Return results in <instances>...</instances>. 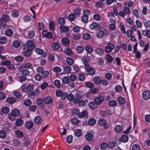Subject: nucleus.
Masks as SVG:
<instances>
[{"mask_svg":"<svg viewBox=\"0 0 150 150\" xmlns=\"http://www.w3.org/2000/svg\"><path fill=\"white\" fill-rule=\"evenodd\" d=\"M23 68H22V67H21V72L22 73V74L23 76H25L28 74L30 73L29 71L27 69H23Z\"/></svg>","mask_w":150,"mask_h":150,"instance_id":"26","label":"nucleus"},{"mask_svg":"<svg viewBox=\"0 0 150 150\" xmlns=\"http://www.w3.org/2000/svg\"><path fill=\"white\" fill-rule=\"evenodd\" d=\"M20 114L19 110L17 109H14L12 110L11 113L8 115V118L12 121L15 120L14 117L18 116Z\"/></svg>","mask_w":150,"mask_h":150,"instance_id":"2","label":"nucleus"},{"mask_svg":"<svg viewBox=\"0 0 150 150\" xmlns=\"http://www.w3.org/2000/svg\"><path fill=\"white\" fill-rule=\"evenodd\" d=\"M56 96L59 97H61L62 99H65L68 95V93L67 92H63L62 91L57 90L56 91Z\"/></svg>","mask_w":150,"mask_h":150,"instance_id":"4","label":"nucleus"},{"mask_svg":"<svg viewBox=\"0 0 150 150\" xmlns=\"http://www.w3.org/2000/svg\"><path fill=\"white\" fill-rule=\"evenodd\" d=\"M88 115V113L86 111L84 110L81 113H79V115H78V117L79 118L83 117H87Z\"/></svg>","mask_w":150,"mask_h":150,"instance_id":"15","label":"nucleus"},{"mask_svg":"<svg viewBox=\"0 0 150 150\" xmlns=\"http://www.w3.org/2000/svg\"><path fill=\"white\" fill-rule=\"evenodd\" d=\"M42 34L43 37H46L49 39L52 38V33L51 32H48L45 30H43Z\"/></svg>","mask_w":150,"mask_h":150,"instance_id":"10","label":"nucleus"},{"mask_svg":"<svg viewBox=\"0 0 150 150\" xmlns=\"http://www.w3.org/2000/svg\"><path fill=\"white\" fill-rule=\"evenodd\" d=\"M81 10L79 8L75 9L74 11V14L76 15L79 16L80 14Z\"/></svg>","mask_w":150,"mask_h":150,"instance_id":"40","label":"nucleus"},{"mask_svg":"<svg viewBox=\"0 0 150 150\" xmlns=\"http://www.w3.org/2000/svg\"><path fill=\"white\" fill-rule=\"evenodd\" d=\"M108 146V144L106 143H103L100 144V147L103 149H105Z\"/></svg>","mask_w":150,"mask_h":150,"instance_id":"58","label":"nucleus"},{"mask_svg":"<svg viewBox=\"0 0 150 150\" xmlns=\"http://www.w3.org/2000/svg\"><path fill=\"white\" fill-rule=\"evenodd\" d=\"M1 110L3 113L5 114H7L9 112V108L7 107H3Z\"/></svg>","mask_w":150,"mask_h":150,"instance_id":"39","label":"nucleus"},{"mask_svg":"<svg viewBox=\"0 0 150 150\" xmlns=\"http://www.w3.org/2000/svg\"><path fill=\"white\" fill-rule=\"evenodd\" d=\"M88 16L83 14L81 17V21L84 23H86L88 21Z\"/></svg>","mask_w":150,"mask_h":150,"instance_id":"24","label":"nucleus"},{"mask_svg":"<svg viewBox=\"0 0 150 150\" xmlns=\"http://www.w3.org/2000/svg\"><path fill=\"white\" fill-rule=\"evenodd\" d=\"M98 124L100 126H103L105 129L108 128L109 125L107 123L105 120L104 119H100L98 121Z\"/></svg>","mask_w":150,"mask_h":150,"instance_id":"7","label":"nucleus"},{"mask_svg":"<svg viewBox=\"0 0 150 150\" xmlns=\"http://www.w3.org/2000/svg\"><path fill=\"white\" fill-rule=\"evenodd\" d=\"M129 138L128 137L127 135H123L122 136L120 140L121 141L123 142H127Z\"/></svg>","mask_w":150,"mask_h":150,"instance_id":"22","label":"nucleus"},{"mask_svg":"<svg viewBox=\"0 0 150 150\" xmlns=\"http://www.w3.org/2000/svg\"><path fill=\"white\" fill-rule=\"evenodd\" d=\"M32 67V65L31 63L29 62H26L25 65L22 66V68H31Z\"/></svg>","mask_w":150,"mask_h":150,"instance_id":"45","label":"nucleus"},{"mask_svg":"<svg viewBox=\"0 0 150 150\" xmlns=\"http://www.w3.org/2000/svg\"><path fill=\"white\" fill-rule=\"evenodd\" d=\"M104 100V98L103 96H100L97 97L94 99V102H90L89 103V106L91 108L94 109L97 108V105L100 104Z\"/></svg>","mask_w":150,"mask_h":150,"instance_id":"1","label":"nucleus"},{"mask_svg":"<svg viewBox=\"0 0 150 150\" xmlns=\"http://www.w3.org/2000/svg\"><path fill=\"white\" fill-rule=\"evenodd\" d=\"M16 99L13 97H9L6 99V101L10 104L14 103L16 101Z\"/></svg>","mask_w":150,"mask_h":150,"instance_id":"30","label":"nucleus"},{"mask_svg":"<svg viewBox=\"0 0 150 150\" xmlns=\"http://www.w3.org/2000/svg\"><path fill=\"white\" fill-rule=\"evenodd\" d=\"M108 144V146L110 148H113L115 146V143L113 142H110Z\"/></svg>","mask_w":150,"mask_h":150,"instance_id":"56","label":"nucleus"},{"mask_svg":"<svg viewBox=\"0 0 150 150\" xmlns=\"http://www.w3.org/2000/svg\"><path fill=\"white\" fill-rule=\"evenodd\" d=\"M76 49L79 53H81L84 50V48L81 46L77 47Z\"/></svg>","mask_w":150,"mask_h":150,"instance_id":"49","label":"nucleus"},{"mask_svg":"<svg viewBox=\"0 0 150 150\" xmlns=\"http://www.w3.org/2000/svg\"><path fill=\"white\" fill-rule=\"evenodd\" d=\"M115 89L117 92H120L122 91V88L120 86H115Z\"/></svg>","mask_w":150,"mask_h":150,"instance_id":"61","label":"nucleus"},{"mask_svg":"<svg viewBox=\"0 0 150 150\" xmlns=\"http://www.w3.org/2000/svg\"><path fill=\"white\" fill-rule=\"evenodd\" d=\"M117 104V102L115 100H112L110 101L109 103V105L112 107L116 106Z\"/></svg>","mask_w":150,"mask_h":150,"instance_id":"43","label":"nucleus"},{"mask_svg":"<svg viewBox=\"0 0 150 150\" xmlns=\"http://www.w3.org/2000/svg\"><path fill=\"white\" fill-rule=\"evenodd\" d=\"M72 113L74 115H77L78 116L80 113V110L78 109H74L72 110Z\"/></svg>","mask_w":150,"mask_h":150,"instance_id":"44","label":"nucleus"},{"mask_svg":"<svg viewBox=\"0 0 150 150\" xmlns=\"http://www.w3.org/2000/svg\"><path fill=\"white\" fill-rule=\"evenodd\" d=\"M24 103L25 105L28 106L31 104V101L30 100H27L24 101Z\"/></svg>","mask_w":150,"mask_h":150,"instance_id":"63","label":"nucleus"},{"mask_svg":"<svg viewBox=\"0 0 150 150\" xmlns=\"http://www.w3.org/2000/svg\"><path fill=\"white\" fill-rule=\"evenodd\" d=\"M67 97L68 100L69 101H71L74 98V96L71 93H70L69 94H68Z\"/></svg>","mask_w":150,"mask_h":150,"instance_id":"55","label":"nucleus"},{"mask_svg":"<svg viewBox=\"0 0 150 150\" xmlns=\"http://www.w3.org/2000/svg\"><path fill=\"white\" fill-rule=\"evenodd\" d=\"M25 126L28 129H30L33 127V124L31 121H28L25 123Z\"/></svg>","mask_w":150,"mask_h":150,"instance_id":"14","label":"nucleus"},{"mask_svg":"<svg viewBox=\"0 0 150 150\" xmlns=\"http://www.w3.org/2000/svg\"><path fill=\"white\" fill-rule=\"evenodd\" d=\"M53 71L56 72H59L61 71V68L58 67H55L53 69Z\"/></svg>","mask_w":150,"mask_h":150,"instance_id":"64","label":"nucleus"},{"mask_svg":"<svg viewBox=\"0 0 150 150\" xmlns=\"http://www.w3.org/2000/svg\"><path fill=\"white\" fill-rule=\"evenodd\" d=\"M117 101L120 104L122 105L125 103V99L123 97H119L117 98Z\"/></svg>","mask_w":150,"mask_h":150,"instance_id":"23","label":"nucleus"},{"mask_svg":"<svg viewBox=\"0 0 150 150\" xmlns=\"http://www.w3.org/2000/svg\"><path fill=\"white\" fill-rule=\"evenodd\" d=\"M62 44L65 45H68L69 44V40L66 38H62L61 40Z\"/></svg>","mask_w":150,"mask_h":150,"instance_id":"19","label":"nucleus"},{"mask_svg":"<svg viewBox=\"0 0 150 150\" xmlns=\"http://www.w3.org/2000/svg\"><path fill=\"white\" fill-rule=\"evenodd\" d=\"M41 74L43 75L42 76L44 78H46L48 76L49 72L47 71H45L42 72Z\"/></svg>","mask_w":150,"mask_h":150,"instance_id":"54","label":"nucleus"},{"mask_svg":"<svg viewBox=\"0 0 150 150\" xmlns=\"http://www.w3.org/2000/svg\"><path fill=\"white\" fill-rule=\"evenodd\" d=\"M23 57L20 56H18L16 57H15V60L18 62H21L23 60Z\"/></svg>","mask_w":150,"mask_h":150,"instance_id":"50","label":"nucleus"},{"mask_svg":"<svg viewBox=\"0 0 150 150\" xmlns=\"http://www.w3.org/2000/svg\"><path fill=\"white\" fill-rule=\"evenodd\" d=\"M52 47L53 49L56 50L59 47V45L58 44L54 43L52 44Z\"/></svg>","mask_w":150,"mask_h":150,"instance_id":"48","label":"nucleus"},{"mask_svg":"<svg viewBox=\"0 0 150 150\" xmlns=\"http://www.w3.org/2000/svg\"><path fill=\"white\" fill-rule=\"evenodd\" d=\"M58 22L61 24V25H62L65 24V21L63 18H59L58 20Z\"/></svg>","mask_w":150,"mask_h":150,"instance_id":"46","label":"nucleus"},{"mask_svg":"<svg viewBox=\"0 0 150 150\" xmlns=\"http://www.w3.org/2000/svg\"><path fill=\"white\" fill-rule=\"evenodd\" d=\"M63 71L66 73H69L71 71V67L69 66H67L64 67Z\"/></svg>","mask_w":150,"mask_h":150,"instance_id":"20","label":"nucleus"},{"mask_svg":"<svg viewBox=\"0 0 150 150\" xmlns=\"http://www.w3.org/2000/svg\"><path fill=\"white\" fill-rule=\"evenodd\" d=\"M104 34V32L102 30H99L97 33V36L98 38H102Z\"/></svg>","mask_w":150,"mask_h":150,"instance_id":"42","label":"nucleus"},{"mask_svg":"<svg viewBox=\"0 0 150 150\" xmlns=\"http://www.w3.org/2000/svg\"><path fill=\"white\" fill-rule=\"evenodd\" d=\"M73 136L71 135H68L67 137V142L68 143H71L72 140Z\"/></svg>","mask_w":150,"mask_h":150,"instance_id":"53","label":"nucleus"},{"mask_svg":"<svg viewBox=\"0 0 150 150\" xmlns=\"http://www.w3.org/2000/svg\"><path fill=\"white\" fill-rule=\"evenodd\" d=\"M16 136L19 138H21L23 135V133L19 130H17L15 131Z\"/></svg>","mask_w":150,"mask_h":150,"instance_id":"21","label":"nucleus"},{"mask_svg":"<svg viewBox=\"0 0 150 150\" xmlns=\"http://www.w3.org/2000/svg\"><path fill=\"white\" fill-rule=\"evenodd\" d=\"M96 122V121L94 119L91 118L88 120V123L90 126H92L94 125Z\"/></svg>","mask_w":150,"mask_h":150,"instance_id":"33","label":"nucleus"},{"mask_svg":"<svg viewBox=\"0 0 150 150\" xmlns=\"http://www.w3.org/2000/svg\"><path fill=\"white\" fill-rule=\"evenodd\" d=\"M7 41L6 38L5 37H1L0 38V43L4 44L6 43Z\"/></svg>","mask_w":150,"mask_h":150,"instance_id":"47","label":"nucleus"},{"mask_svg":"<svg viewBox=\"0 0 150 150\" xmlns=\"http://www.w3.org/2000/svg\"><path fill=\"white\" fill-rule=\"evenodd\" d=\"M93 137V135L92 134L90 133L87 134L85 136L86 139L88 141L91 140Z\"/></svg>","mask_w":150,"mask_h":150,"instance_id":"28","label":"nucleus"},{"mask_svg":"<svg viewBox=\"0 0 150 150\" xmlns=\"http://www.w3.org/2000/svg\"><path fill=\"white\" fill-rule=\"evenodd\" d=\"M27 49V50L24 52V54L26 57H28L31 54L32 50L29 48Z\"/></svg>","mask_w":150,"mask_h":150,"instance_id":"31","label":"nucleus"},{"mask_svg":"<svg viewBox=\"0 0 150 150\" xmlns=\"http://www.w3.org/2000/svg\"><path fill=\"white\" fill-rule=\"evenodd\" d=\"M83 37L84 39L85 40H87L90 38L91 36L88 33H86L83 34Z\"/></svg>","mask_w":150,"mask_h":150,"instance_id":"59","label":"nucleus"},{"mask_svg":"<svg viewBox=\"0 0 150 150\" xmlns=\"http://www.w3.org/2000/svg\"><path fill=\"white\" fill-rule=\"evenodd\" d=\"M6 35L8 36H12L13 34V32L11 29L7 30L5 32Z\"/></svg>","mask_w":150,"mask_h":150,"instance_id":"35","label":"nucleus"},{"mask_svg":"<svg viewBox=\"0 0 150 150\" xmlns=\"http://www.w3.org/2000/svg\"><path fill=\"white\" fill-rule=\"evenodd\" d=\"M143 97L145 100H147L150 98V92L148 91H145L143 94Z\"/></svg>","mask_w":150,"mask_h":150,"instance_id":"13","label":"nucleus"},{"mask_svg":"<svg viewBox=\"0 0 150 150\" xmlns=\"http://www.w3.org/2000/svg\"><path fill=\"white\" fill-rule=\"evenodd\" d=\"M66 62L69 65H72L74 63V60L72 59L67 58L66 59Z\"/></svg>","mask_w":150,"mask_h":150,"instance_id":"41","label":"nucleus"},{"mask_svg":"<svg viewBox=\"0 0 150 150\" xmlns=\"http://www.w3.org/2000/svg\"><path fill=\"white\" fill-rule=\"evenodd\" d=\"M132 150H141V149L138 145L134 144L133 146Z\"/></svg>","mask_w":150,"mask_h":150,"instance_id":"57","label":"nucleus"},{"mask_svg":"<svg viewBox=\"0 0 150 150\" xmlns=\"http://www.w3.org/2000/svg\"><path fill=\"white\" fill-rule=\"evenodd\" d=\"M76 78V76L74 74H71L69 76V79L70 80L72 81H75Z\"/></svg>","mask_w":150,"mask_h":150,"instance_id":"62","label":"nucleus"},{"mask_svg":"<svg viewBox=\"0 0 150 150\" xmlns=\"http://www.w3.org/2000/svg\"><path fill=\"white\" fill-rule=\"evenodd\" d=\"M36 101L37 104L39 108L41 109H43L44 108L43 104V102H44V100L38 98Z\"/></svg>","mask_w":150,"mask_h":150,"instance_id":"12","label":"nucleus"},{"mask_svg":"<svg viewBox=\"0 0 150 150\" xmlns=\"http://www.w3.org/2000/svg\"><path fill=\"white\" fill-rule=\"evenodd\" d=\"M25 46L26 48H29L31 50L35 48V45L33 41L32 40H28L26 42Z\"/></svg>","mask_w":150,"mask_h":150,"instance_id":"6","label":"nucleus"},{"mask_svg":"<svg viewBox=\"0 0 150 150\" xmlns=\"http://www.w3.org/2000/svg\"><path fill=\"white\" fill-rule=\"evenodd\" d=\"M44 100L45 103L48 104L52 102V99L50 97L47 96L44 98Z\"/></svg>","mask_w":150,"mask_h":150,"instance_id":"18","label":"nucleus"},{"mask_svg":"<svg viewBox=\"0 0 150 150\" xmlns=\"http://www.w3.org/2000/svg\"><path fill=\"white\" fill-rule=\"evenodd\" d=\"M10 18L6 14H3L2 17L0 18V25L1 26H5L6 25V23L8 21Z\"/></svg>","mask_w":150,"mask_h":150,"instance_id":"3","label":"nucleus"},{"mask_svg":"<svg viewBox=\"0 0 150 150\" xmlns=\"http://www.w3.org/2000/svg\"><path fill=\"white\" fill-rule=\"evenodd\" d=\"M23 123V120L20 118L17 119L15 122L16 125L18 127L21 126Z\"/></svg>","mask_w":150,"mask_h":150,"instance_id":"16","label":"nucleus"},{"mask_svg":"<svg viewBox=\"0 0 150 150\" xmlns=\"http://www.w3.org/2000/svg\"><path fill=\"white\" fill-rule=\"evenodd\" d=\"M35 51L37 53L41 55L43 57H45L47 56L46 52H43L41 49L37 48L35 49Z\"/></svg>","mask_w":150,"mask_h":150,"instance_id":"11","label":"nucleus"},{"mask_svg":"<svg viewBox=\"0 0 150 150\" xmlns=\"http://www.w3.org/2000/svg\"><path fill=\"white\" fill-rule=\"evenodd\" d=\"M93 81L95 83L98 84L100 83L101 79L100 77L96 76L93 79Z\"/></svg>","mask_w":150,"mask_h":150,"instance_id":"36","label":"nucleus"},{"mask_svg":"<svg viewBox=\"0 0 150 150\" xmlns=\"http://www.w3.org/2000/svg\"><path fill=\"white\" fill-rule=\"evenodd\" d=\"M75 16L73 13H72L70 14L68 17V19L69 20L71 21H73L74 18H75Z\"/></svg>","mask_w":150,"mask_h":150,"instance_id":"60","label":"nucleus"},{"mask_svg":"<svg viewBox=\"0 0 150 150\" xmlns=\"http://www.w3.org/2000/svg\"><path fill=\"white\" fill-rule=\"evenodd\" d=\"M85 69L87 72L88 74L92 75L95 73V71L91 67H88L87 66L85 67Z\"/></svg>","mask_w":150,"mask_h":150,"instance_id":"9","label":"nucleus"},{"mask_svg":"<svg viewBox=\"0 0 150 150\" xmlns=\"http://www.w3.org/2000/svg\"><path fill=\"white\" fill-rule=\"evenodd\" d=\"M60 28L62 31L64 32H68L69 30L68 27L62 25H60Z\"/></svg>","mask_w":150,"mask_h":150,"instance_id":"32","label":"nucleus"},{"mask_svg":"<svg viewBox=\"0 0 150 150\" xmlns=\"http://www.w3.org/2000/svg\"><path fill=\"white\" fill-rule=\"evenodd\" d=\"M42 121L41 118L39 116L36 117L34 119V122L35 123L37 124H40Z\"/></svg>","mask_w":150,"mask_h":150,"instance_id":"29","label":"nucleus"},{"mask_svg":"<svg viewBox=\"0 0 150 150\" xmlns=\"http://www.w3.org/2000/svg\"><path fill=\"white\" fill-rule=\"evenodd\" d=\"M74 132L75 135L77 137H80L81 135L82 132L80 129H76L75 130Z\"/></svg>","mask_w":150,"mask_h":150,"instance_id":"34","label":"nucleus"},{"mask_svg":"<svg viewBox=\"0 0 150 150\" xmlns=\"http://www.w3.org/2000/svg\"><path fill=\"white\" fill-rule=\"evenodd\" d=\"M95 52L99 55H102L103 54V50L100 48H97L95 50Z\"/></svg>","mask_w":150,"mask_h":150,"instance_id":"17","label":"nucleus"},{"mask_svg":"<svg viewBox=\"0 0 150 150\" xmlns=\"http://www.w3.org/2000/svg\"><path fill=\"white\" fill-rule=\"evenodd\" d=\"M114 48V45L112 43H108L107 45L105 46V51L107 53H110Z\"/></svg>","mask_w":150,"mask_h":150,"instance_id":"5","label":"nucleus"},{"mask_svg":"<svg viewBox=\"0 0 150 150\" xmlns=\"http://www.w3.org/2000/svg\"><path fill=\"white\" fill-rule=\"evenodd\" d=\"M85 49L88 52L90 53L92 52L93 51V48L89 45H86L85 47Z\"/></svg>","mask_w":150,"mask_h":150,"instance_id":"25","label":"nucleus"},{"mask_svg":"<svg viewBox=\"0 0 150 150\" xmlns=\"http://www.w3.org/2000/svg\"><path fill=\"white\" fill-rule=\"evenodd\" d=\"M64 52L69 55L72 54L73 52L71 49L68 48H66L64 49Z\"/></svg>","mask_w":150,"mask_h":150,"instance_id":"27","label":"nucleus"},{"mask_svg":"<svg viewBox=\"0 0 150 150\" xmlns=\"http://www.w3.org/2000/svg\"><path fill=\"white\" fill-rule=\"evenodd\" d=\"M20 43L18 40H15L13 43V46L16 48H17L20 45Z\"/></svg>","mask_w":150,"mask_h":150,"instance_id":"38","label":"nucleus"},{"mask_svg":"<svg viewBox=\"0 0 150 150\" xmlns=\"http://www.w3.org/2000/svg\"><path fill=\"white\" fill-rule=\"evenodd\" d=\"M90 28L91 29H96L98 30L101 28L100 25L96 23L93 22L89 25Z\"/></svg>","mask_w":150,"mask_h":150,"instance_id":"8","label":"nucleus"},{"mask_svg":"<svg viewBox=\"0 0 150 150\" xmlns=\"http://www.w3.org/2000/svg\"><path fill=\"white\" fill-rule=\"evenodd\" d=\"M62 81L64 83H67L69 81V78L67 76H64L62 79Z\"/></svg>","mask_w":150,"mask_h":150,"instance_id":"52","label":"nucleus"},{"mask_svg":"<svg viewBox=\"0 0 150 150\" xmlns=\"http://www.w3.org/2000/svg\"><path fill=\"white\" fill-rule=\"evenodd\" d=\"M115 129L116 132L119 133L122 130V127L121 126L118 125L115 127Z\"/></svg>","mask_w":150,"mask_h":150,"instance_id":"37","label":"nucleus"},{"mask_svg":"<svg viewBox=\"0 0 150 150\" xmlns=\"http://www.w3.org/2000/svg\"><path fill=\"white\" fill-rule=\"evenodd\" d=\"M82 98V96H77L74 99L75 103H79V102L81 100V99Z\"/></svg>","mask_w":150,"mask_h":150,"instance_id":"51","label":"nucleus"}]
</instances>
